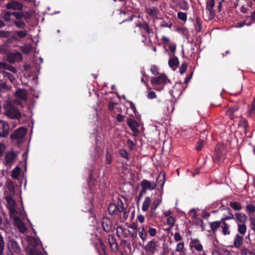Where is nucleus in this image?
Here are the masks:
<instances>
[{
    "instance_id": "nucleus-1",
    "label": "nucleus",
    "mask_w": 255,
    "mask_h": 255,
    "mask_svg": "<svg viewBox=\"0 0 255 255\" xmlns=\"http://www.w3.org/2000/svg\"><path fill=\"white\" fill-rule=\"evenodd\" d=\"M226 150L222 145H217L215 148V152L213 157L214 161L218 163H222L225 158Z\"/></svg>"
},
{
    "instance_id": "nucleus-2",
    "label": "nucleus",
    "mask_w": 255,
    "mask_h": 255,
    "mask_svg": "<svg viewBox=\"0 0 255 255\" xmlns=\"http://www.w3.org/2000/svg\"><path fill=\"white\" fill-rule=\"evenodd\" d=\"M101 222L103 230L106 233H109L113 231V223L111 219L107 217H103Z\"/></svg>"
},
{
    "instance_id": "nucleus-3",
    "label": "nucleus",
    "mask_w": 255,
    "mask_h": 255,
    "mask_svg": "<svg viewBox=\"0 0 255 255\" xmlns=\"http://www.w3.org/2000/svg\"><path fill=\"white\" fill-rule=\"evenodd\" d=\"M167 80L169 81L167 79L166 75L165 74L163 73V74H160L158 76L152 77L151 78L150 82H151V84L154 86L155 85L165 84Z\"/></svg>"
},
{
    "instance_id": "nucleus-4",
    "label": "nucleus",
    "mask_w": 255,
    "mask_h": 255,
    "mask_svg": "<svg viewBox=\"0 0 255 255\" xmlns=\"http://www.w3.org/2000/svg\"><path fill=\"white\" fill-rule=\"evenodd\" d=\"M26 128L23 127L19 128L15 130L10 135L12 140L22 139L26 133Z\"/></svg>"
},
{
    "instance_id": "nucleus-5",
    "label": "nucleus",
    "mask_w": 255,
    "mask_h": 255,
    "mask_svg": "<svg viewBox=\"0 0 255 255\" xmlns=\"http://www.w3.org/2000/svg\"><path fill=\"white\" fill-rule=\"evenodd\" d=\"M5 6L8 10L12 9L14 10H22L23 7V5L19 1L13 0L6 3Z\"/></svg>"
},
{
    "instance_id": "nucleus-6",
    "label": "nucleus",
    "mask_w": 255,
    "mask_h": 255,
    "mask_svg": "<svg viewBox=\"0 0 255 255\" xmlns=\"http://www.w3.org/2000/svg\"><path fill=\"white\" fill-rule=\"evenodd\" d=\"M16 154L13 150L7 152L4 157V164L7 166H11L16 159Z\"/></svg>"
},
{
    "instance_id": "nucleus-7",
    "label": "nucleus",
    "mask_w": 255,
    "mask_h": 255,
    "mask_svg": "<svg viewBox=\"0 0 255 255\" xmlns=\"http://www.w3.org/2000/svg\"><path fill=\"white\" fill-rule=\"evenodd\" d=\"M5 115L12 119H15L18 120L21 117V113L14 107H10L6 111Z\"/></svg>"
},
{
    "instance_id": "nucleus-8",
    "label": "nucleus",
    "mask_w": 255,
    "mask_h": 255,
    "mask_svg": "<svg viewBox=\"0 0 255 255\" xmlns=\"http://www.w3.org/2000/svg\"><path fill=\"white\" fill-rule=\"evenodd\" d=\"M6 59L10 63H14L16 60H22V55L20 52L15 51L6 54Z\"/></svg>"
},
{
    "instance_id": "nucleus-9",
    "label": "nucleus",
    "mask_w": 255,
    "mask_h": 255,
    "mask_svg": "<svg viewBox=\"0 0 255 255\" xmlns=\"http://www.w3.org/2000/svg\"><path fill=\"white\" fill-rule=\"evenodd\" d=\"M9 126L8 124L5 121L0 120V136L5 137L9 133Z\"/></svg>"
},
{
    "instance_id": "nucleus-10",
    "label": "nucleus",
    "mask_w": 255,
    "mask_h": 255,
    "mask_svg": "<svg viewBox=\"0 0 255 255\" xmlns=\"http://www.w3.org/2000/svg\"><path fill=\"white\" fill-rule=\"evenodd\" d=\"M127 123L131 130L133 132L134 135H137L139 132V130L138 129V128L139 126V124L135 120L130 118L127 119Z\"/></svg>"
},
{
    "instance_id": "nucleus-11",
    "label": "nucleus",
    "mask_w": 255,
    "mask_h": 255,
    "mask_svg": "<svg viewBox=\"0 0 255 255\" xmlns=\"http://www.w3.org/2000/svg\"><path fill=\"white\" fill-rule=\"evenodd\" d=\"M140 185L141 189H142L143 191L145 190L146 191L147 190H154L157 186V184L155 183H151L146 179L142 180L140 182Z\"/></svg>"
},
{
    "instance_id": "nucleus-12",
    "label": "nucleus",
    "mask_w": 255,
    "mask_h": 255,
    "mask_svg": "<svg viewBox=\"0 0 255 255\" xmlns=\"http://www.w3.org/2000/svg\"><path fill=\"white\" fill-rule=\"evenodd\" d=\"M99 247L97 246L96 249L99 255H107V247L103 242L102 239H98Z\"/></svg>"
},
{
    "instance_id": "nucleus-13",
    "label": "nucleus",
    "mask_w": 255,
    "mask_h": 255,
    "mask_svg": "<svg viewBox=\"0 0 255 255\" xmlns=\"http://www.w3.org/2000/svg\"><path fill=\"white\" fill-rule=\"evenodd\" d=\"M234 219L237 224L246 223L248 220V217L244 213L237 212L235 214Z\"/></svg>"
},
{
    "instance_id": "nucleus-14",
    "label": "nucleus",
    "mask_w": 255,
    "mask_h": 255,
    "mask_svg": "<svg viewBox=\"0 0 255 255\" xmlns=\"http://www.w3.org/2000/svg\"><path fill=\"white\" fill-rule=\"evenodd\" d=\"M7 247L11 252L19 253L20 248L18 243L14 240H9L7 243Z\"/></svg>"
},
{
    "instance_id": "nucleus-15",
    "label": "nucleus",
    "mask_w": 255,
    "mask_h": 255,
    "mask_svg": "<svg viewBox=\"0 0 255 255\" xmlns=\"http://www.w3.org/2000/svg\"><path fill=\"white\" fill-rule=\"evenodd\" d=\"M144 250L149 252L151 255H154L156 249V246L154 240L148 242L147 245L144 248Z\"/></svg>"
},
{
    "instance_id": "nucleus-16",
    "label": "nucleus",
    "mask_w": 255,
    "mask_h": 255,
    "mask_svg": "<svg viewBox=\"0 0 255 255\" xmlns=\"http://www.w3.org/2000/svg\"><path fill=\"white\" fill-rule=\"evenodd\" d=\"M169 55L171 57L168 60V65L172 70H175L176 69L177 66H178L179 64V61L176 56L174 55H171L169 54Z\"/></svg>"
},
{
    "instance_id": "nucleus-17",
    "label": "nucleus",
    "mask_w": 255,
    "mask_h": 255,
    "mask_svg": "<svg viewBox=\"0 0 255 255\" xmlns=\"http://www.w3.org/2000/svg\"><path fill=\"white\" fill-rule=\"evenodd\" d=\"M108 243L112 251L116 252L118 250V246L115 238L113 236H109Z\"/></svg>"
},
{
    "instance_id": "nucleus-18",
    "label": "nucleus",
    "mask_w": 255,
    "mask_h": 255,
    "mask_svg": "<svg viewBox=\"0 0 255 255\" xmlns=\"http://www.w3.org/2000/svg\"><path fill=\"white\" fill-rule=\"evenodd\" d=\"M161 200H162L161 197L160 199L157 198V199H156L154 200V202L153 203L150 209V213L149 214V217L150 218H153V217L156 216V214H155L154 213L156 209V208H157V207L161 203Z\"/></svg>"
},
{
    "instance_id": "nucleus-19",
    "label": "nucleus",
    "mask_w": 255,
    "mask_h": 255,
    "mask_svg": "<svg viewBox=\"0 0 255 255\" xmlns=\"http://www.w3.org/2000/svg\"><path fill=\"white\" fill-rule=\"evenodd\" d=\"M214 0H209L206 3V9L209 12L210 16L213 17L215 14V11L213 7L215 6Z\"/></svg>"
},
{
    "instance_id": "nucleus-20",
    "label": "nucleus",
    "mask_w": 255,
    "mask_h": 255,
    "mask_svg": "<svg viewBox=\"0 0 255 255\" xmlns=\"http://www.w3.org/2000/svg\"><path fill=\"white\" fill-rule=\"evenodd\" d=\"M145 12L148 13L151 17H154L158 15L159 10L157 7L155 6H145Z\"/></svg>"
},
{
    "instance_id": "nucleus-21",
    "label": "nucleus",
    "mask_w": 255,
    "mask_h": 255,
    "mask_svg": "<svg viewBox=\"0 0 255 255\" xmlns=\"http://www.w3.org/2000/svg\"><path fill=\"white\" fill-rule=\"evenodd\" d=\"M244 238L243 236H241L238 234L235 235L234 239V246L239 249L243 244Z\"/></svg>"
},
{
    "instance_id": "nucleus-22",
    "label": "nucleus",
    "mask_w": 255,
    "mask_h": 255,
    "mask_svg": "<svg viewBox=\"0 0 255 255\" xmlns=\"http://www.w3.org/2000/svg\"><path fill=\"white\" fill-rule=\"evenodd\" d=\"M0 69L8 70L14 74L17 72L15 67L5 62L0 63Z\"/></svg>"
},
{
    "instance_id": "nucleus-23",
    "label": "nucleus",
    "mask_w": 255,
    "mask_h": 255,
    "mask_svg": "<svg viewBox=\"0 0 255 255\" xmlns=\"http://www.w3.org/2000/svg\"><path fill=\"white\" fill-rule=\"evenodd\" d=\"M222 224L221 220L220 221H214L212 222H210L209 224L211 228V231H208V232H210L211 231H212L213 232H216L218 229L220 228L221 226V225Z\"/></svg>"
},
{
    "instance_id": "nucleus-24",
    "label": "nucleus",
    "mask_w": 255,
    "mask_h": 255,
    "mask_svg": "<svg viewBox=\"0 0 255 255\" xmlns=\"http://www.w3.org/2000/svg\"><path fill=\"white\" fill-rule=\"evenodd\" d=\"M15 95L23 100H26L27 98L26 91L24 89H17L15 92Z\"/></svg>"
},
{
    "instance_id": "nucleus-25",
    "label": "nucleus",
    "mask_w": 255,
    "mask_h": 255,
    "mask_svg": "<svg viewBox=\"0 0 255 255\" xmlns=\"http://www.w3.org/2000/svg\"><path fill=\"white\" fill-rule=\"evenodd\" d=\"M165 181V174L164 172H161L159 173V174L156 179V182H157V184H158L160 185L161 190L163 189Z\"/></svg>"
},
{
    "instance_id": "nucleus-26",
    "label": "nucleus",
    "mask_w": 255,
    "mask_h": 255,
    "mask_svg": "<svg viewBox=\"0 0 255 255\" xmlns=\"http://www.w3.org/2000/svg\"><path fill=\"white\" fill-rule=\"evenodd\" d=\"M192 245V247L197 251L200 252L203 250V246L197 239L191 240L190 242V245Z\"/></svg>"
},
{
    "instance_id": "nucleus-27",
    "label": "nucleus",
    "mask_w": 255,
    "mask_h": 255,
    "mask_svg": "<svg viewBox=\"0 0 255 255\" xmlns=\"http://www.w3.org/2000/svg\"><path fill=\"white\" fill-rule=\"evenodd\" d=\"M222 224L221 225L222 229V233L224 235H229L230 234L231 232L229 230L230 225L227 224L224 221H221Z\"/></svg>"
},
{
    "instance_id": "nucleus-28",
    "label": "nucleus",
    "mask_w": 255,
    "mask_h": 255,
    "mask_svg": "<svg viewBox=\"0 0 255 255\" xmlns=\"http://www.w3.org/2000/svg\"><path fill=\"white\" fill-rule=\"evenodd\" d=\"M138 232L139 236L142 240V242H145L146 240V238L148 236L147 232L145 231L144 228L143 227H139L138 229Z\"/></svg>"
},
{
    "instance_id": "nucleus-29",
    "label": "nucleus",
    "mask_w": 255,
    "mask_h": 255,
    "mask_svg": "<svg viewBox=\"0 0 255 255\" xmlns=\"http://www.w3.org/2000/svg\"><path fill=\"white\" fill-rule=\"evenodd\" d=\"M150 202V198L148 196L146 197L141 207V209L143 212H146L148 210Z\"/></svg>"
},
{
    "instance_id": "nucleus-30",
    "label": "nucleus",
    "mask_w": 255,
    "mask_h": 255,
    "mask_svg": "<svg viewBox=\"0 0 255 255\" xmlns=\"http://www.w3.org/2000/svg\"><path fill=\"white\" fill-rule=\"evenodd\" d=\"M109 213L111 215H116L118 212L115 203H111L108 208Z\"/></svg>"
},
{
    "instance_id": "nucleus-31",
    "label": "nucleus",
    "mask_w": 255,
    "mask_h": 255,
    "mask_svg": "<svg viewBox=\"0 0 255 255\" xmlns=\"http://www.w3.org/2000/svg\"><path fill=\"white\" fill-rule=\"evenodd\" d=\"M126 102L129 103L130 108L132 110L133 112L134 113L136 118L137 120H139L140 118V116L139 115L138 112L137 111L136 108L134 104L131 101H129L128 100H126Z\"/></svg>"
},
{
    "instance_id": "nucleus-32",
    "label": "nucleus",
    "mask_w": 255,
    "mask_h": 255,
    "mask_svg": "<svg viewBox=\"0 0 255 255\" xmlns=\"http://www.w3.org/2000/svg\"><path fill=\"white\" fill-rule=\"evenodd\" d=\"M116 206L118 212L120 213L122 211H124V210L127 208V207H124L123 201L120 198H118Z\"/></svg>"
},
{
    "instance_id": "nucleus-33",
    "label": "nucleus",
    "mask_w": 255,
    "mask_h": 255,
    "mask_svg": "<svg viewBox=\"0 0 255 255\" xmlns=\"http://www.w3.org/2000/svg\"><path fill=\"white\" fill-rule=\"evenodd\" d=\"M225 210L228 211V215H226L224 217L222 218L221 219V221L225 222V221L226 220L234 219V215L232 213L231 210L228 207H227V208H225Z\"/></svg>"
},
{
    "instance_id": "nucleus-34",
    "label": "nucleus",
    "mask_w": 255,
    "mask_h": 255,
    "mask_svg": "<svg viewBox=\"0 0 255 255\" xmlns=\"http://www.w3.org/2000/svg\"><path fill=\"white\" fill-rule=\"evenodd\" d=\"M246 209L247 214L249 216H251L255 212V206L252 204L247 205Z\"/></svg>"
},
{
    "instance_id": "nucleus-35",
    "label": "nucleus",
    "mask_w": 255,
    "mask_h": 255,
    "mask_svg": "<svg viewBox=\"0 0 255 255\" xmlns=\"http://www.w3.org/2000/svg\"><path fill=\"white\" fill-rule=\"evenodd\" d=\"M230 207L235 211H240L242 209L241 203L238 202H231L230 203Z\"/></svg>"
},
{
    "instance_id": "nucleus-36",
    "label": "nucleus",
    "mask_w": 255,
    "mask_h": 255,
    "mask_svg": "<svg viewBox=\"0 0 255 255\" xmlns=\"http://www.w3.org/2000/svg\"><path fill=\"white\" fill-rule=\"evenodd\" d=\"M194 25L196 32H200L201 31L202 28V21L199 17H197L196 18Z\"/></svg>"
},
{
    "instance_id": "nucleus-37",
    "label": "nucleus",
    "mask_w": 255,
    "mask_h": 255,
    "mask_svg": "<svg viewBox=\"0 0 255 255\" xmlns=\"http://www.w3.org/2000/svg\"><path fill=\"white\" fill-rule=\"evenodd\" d=\"M247 227L246 223L238 224V232L241 235H244L246 233Z\"/></svg>"
},
{
    "instance_id": "nucleus-38",
    "label": "nucleus",
    "mask_w": 255,
    "mask_h": 255,
    "mask_svg": "<svg viewBox=\"0 0 255 255\" xmlns=\"http://www.w3.org/2000/svg\"><path fill=\"white\" fill-rule=\"evenodd\" d=\"M11 12L9 11H4L1 15V18L4 20L5 22H10L11 20Z\"/></svg>"
},
{
    "instance_id": "nucleus-39",
    "label": "nucleus",
    "mask_w": 255,
    "mask_h": 255,
    "mask_svg": "<svg viewBox=\"0 0 255 255\" xmlns=\"http://www.w3.org/2000/svg\"><path fill=\"white\" fill-rule=\"evenodd\" d=\"M20 173V168L19 166H16L12 171L11 177L13 179H17Z\"/></svg>"
},
{
    "instance_id": "nucleus-40",
    "label": "nucleus",
    "mask_w": 255,
    "mask_h": 255,
    "mask_svg": "<svg viewBox=\"0 0 255 255\" xmlns=\"http://www.w3.org/2000/svg\"><path fill=\"white\" fill-rule=\"evenodd\" d=\"M239 105L236 104L229 108V115L231 116V119H233V116L235 112L239 110Z\"/></svg>"
},
{
    "instance_id": "nucleus-41",
    "label": "nucleus",
    "mask_w": 255,
    "mask_h": 255,
    "mask_svg": "<svg viewBox=\"0 0 255 255\" xmlns=\"http://www.w3.org/2000/svg\"><path fill=\"white\" fill-rule=\"evenodd\" d=\"M14 33L17 36V38L21 39L25 37L27 34V30H22V31H15Z\"/></svg>"
},
{
    "instance_id": "nucleus-42",
    "label": "nucleus",
    "mask_w": 255,
    "mask_h": 255,
    "mask_svg": "<svg viewBox=\"0 0 255 255\" xmlns=\"http://www.w3.org/2000/svg\"><path fill=\"white\" fill-rule=\"evenodd\" d=\"M255 110V100H254L248 108V116L252 117L254 114Z\"/></svg>"
},
{
    "instance_id": "nucleus-43",
    "label": "nucleus",
    "mask_w": 255,
    "mask_h": 255,
    "mask_svg": "<svg viewBox=\"0 0 255 255\" xmlns=\"http://www.w3.org/2000/svg\"><path fill=\"white\" fill-rule=\"evenodd\" d=\"M20 11V10H19V11L11 12L12 15L15 17L17 20H21L24 16L23 12Z\"/></svg>"
},
{
    "instance_id": "nucleus-44",
    "label": "nucleus",
    "mask_w": 255,
    "mask_h": 255,
    "mask_svg": "<svg viewBox=\"0 0 255 255\" xmlns=\"http://www.w3.org/2000/svg\"><path fill=\"white\" fill-rule=\"evenodd\" d=\"M241 255H255V253L246 248H244L241 250Z\"/></svg>"
},
{
    "instance_id": "nucleus-45",
    "label": "nucleus",
    "mask_w": 255,
    "mask_h": 255,
    "mask_svg": "<svg viewBox=\"0 0 255 255\" xmlns=\"http://www.w3.org/2000/svg\"><path fill=\"white\" fill-rule=\"evenodd\" d=\"M29 241L30 245L32 246L30 249H36L37 246L39 245V241L33 237L31 238Z\"/></svg>"
},
{
    "instance_id": "nucleus-46",
    "label": "nucleus",
    "mask_w": 255,
    "mask_h": 255,
    "mask_svg": "<svg viewBox=\"0 0 255 255\" xmlns=\"http://www.w3.org/2000/svg\"><path fill=\"white\" fill-rule=\"evenodd\" d=\"M119 153L122 157L126 159L127 160H129V158L128 156V153L126 149H120L119 150Z\"/></svg>"
},
{
    "instance_id": "nucleus-47",
    "label": "nucleus",
    "mask_w": 255,
    "mask_h": 255,
    "mask_svg": "<svg viewBox=\"0 0 255 255\" xmlns=\"http://www.w3.org/2000/svg\"><path fill=\"white\" fill-rule=\"evenodd\" d=\"M113 160V156L112 153L109 151L107 150L106 154V163L107 164H111Z\"/></svg>"
},
{
    "instance_id": "nucleus-48",
    "label": "nucleus",
    "mask_w": 255,
    "mask_h": 255,
    "mask_svg": "<svg viewBox=\"0 0 255 255\" xmlns=\"http://www.w3.org/2000/svg\"><path fill=\"white\" fill-rule=\"evenodd\" d=\"M195 217L196 218L194 220L195 224L197 226H200L202 228V231H204L205 229L203 225V221L201 219L197 217V216Z\"/></svg>"
},
{
    "instance_id": "nucleus-49",
    "label": "nucleus",
    "mask_w": 255,
    "mask_h": 255,
    "mask_svg": "<svg viewBox=\"0 0 255 255\" xmlns=\"http://www.w3.org/2000/svg\"><path fill=\"white\" fill-rule=\"evenodd\" d=\"M28 254L29 255H43L41 252L37 249H29Z\"/></svg>"
},
{
    "instance_id": "nucleus-50",
    "label": "nucleus",
    "mask_w": 255,
    "mask_h": 255,
    "mask_svg": "<svg viewBox=\"0 0 255 255\" xmlns=\"http://www.w3.org/2000/svg\"><path fill=\"white\" fill-rule=\"evenodd\" d=\"M13 23L19 28H23L25 26V23L24 22L21 21V20H13Z\"/></svg>"
},
{
    "instance_id": "nucleus-51",
    "label": "nucleus",
    "mask_w": 255,
    "mask_h": 255,
    "mask_svg": "<svg viewBox=\"0 0 255 255\" xmlns=\"http://www.w3.org/2000/svg\"><path fill=\"white\" fill-rule=\"evenodd\" d=\"M177 17L181 20L185 22L187 20V14L186 13L178 12L177 13Z\"/></svg>"
},
{
    "instance_id": "nucleus-52",
    "label": "nucleus",
    "mask_w": 255,
    "mask_h": 255,
    "mask_svg": "<svg viewBox=\"0 0 255 255\" xmlns=\"http://www.w3.org/2000/svg\"><path fill=\"white\" fill-rule=\"evenodd\" d=\"M142 29L148 34L153 33V30L149 28L148 23L146 21H144V25Z\"/></svg>"
},
{
    "instance_id": "nucleus-53",
    "label": "nucleus",
    "mask_w": 255,
    "mask_h": 255,
    "mask_svg": "<svg viewBox=\"0 0 255 255\" xmlns=\"http://www.w3.org/2000/svg\"><path fill=\"white\" fill-rule=\"evenodd\" d=\"M3 74L4 77L7 78L11 82H13L15 80L14 76L12 74L8 72L3 71Z\"/></svg>"
},
{
    "instance_id": "nucleus-54",
    "label": "nucleus",
    "mask_w": 255,
    "mask_h": 255,
    "mask_svg": "<svg viewBox=\"0 0 255 255\" xmlns=\"http://www.w3.org/2000/svg\"><path fill=\"white\" fill-rule=\"evenodd\" d=\"M14 223L15 224H17V227L19 228L20 230L22 229V228H25L24 224L21 222L19 218H15Z\"/></svg>"
},
{
    "instance_id": "nucleus-55",
    "label": "nucleus",
    "mask_w": 255,
    "mask_h": 255,
    "mask_svg": "<svg viewBox=\"0 0 255 255\" xmlns=\"http://www.w3.org/2000/svg\"><path fill=\"white\" fill-rule=\"evenodd\" d=\"M204 142L205 141L204 140L199 139V141L197 143L195 149L198 151H200L204 145Z\"/></svg>"
},
{
    "instance_id": "nucleus-56",
    "label": "nucleus",
    "mask_w": 255,
    "mask_h": 255,
    "mask_svg": "<svg viewBox=\"0 0 255 255\" xmlns=\"http://www.w3.org/2000/svg\"><path fill=\"white\" fill-rule=\"evenodd\" d=\"M4 247V242L3 237L0 234V255H3Z\"/></svg>"
},
{
    "instance_id": "nucleus-57",
    "label": "nucleus",
    "mask_w": 255,
    "mask_h": 255,
    "mask_svg": "<svg viewBox=\"0 0 255 255\" xmlns=\"http://www.w3.org/2000/svg\"><path fill=\"white\" fill-rule=\"evenodd\" d=\"M187 66V63L186 62H184L181 65L179 69V72L180 74L183 75L186 72Z\"/></svg>"
},
{
    "instance_id": "nucleus-58",
    "label": "nucleus",
    "mask_w": 255,
    "mask_h": 255,
    "mask_svg": "<svg viewBox=\"0 0 255 255\" xmlns=\"http://www.w3.org/2000/svg\"><path fill=\"white\" fill-rule=\"evenodd\" d=\"M6 149V146L2 142H0V158L3 155Z\"/></svg>"
},
{
    "instance_id": "nucleus-59",
    "label": "nucleus",
    "mask_w": 255,
    "mask_h": 255,
    "mask_svg": "<svg viewBox=\"0 0 255 255\" xmlns=\"http://www.w3.org/2000/svg\"><path fill=\"white\" fill-rule=\"evenodd\" d=\"M184 247V243L183 242L179 243L176 248V251L179 253L183 252Z\"/></svg>"
},
{
    "instance_id": "nucleus-60",
    "label": "nucleus",
    "mask_w": 255,
    "mask_h": 255,
    "mask_svg": "<svg viewBox=\"0 0 255 255\" xmlns=\"http://www.w3.org/2000/svg\"><path fill=\"white\" fill-rule=\"evenodd\" d=\"M249 221L250 228L255 232V219L253 217H250Z\"/></svg>"
},
{
    "instance_id": "nucleus-61",
    "label": "nucleus",
    "mask_w": 255,
    "mask_h": 255,
    "mask_svg": "<svg viewBox=\"0 0 255 255\" xmlns=\"http://www.w3.org/2000/svg\"><path fill=\"white\" fill-rule=\"evenodd\" d=\"M150 71L154 75L158 74L157 67L155 65H152L150 68Z\"/></svg>"
},
{
    "instance_id": "nucleus-62",
    "label": "nucleus",
    "mask_w": 255,
    "mask_h": 255,
    "mask_svg": "<svg viewBox=\"0 0 255 255\" xmlns=\"http://www.w3.org/2000/svg\"><path fill=\"white\" fill-rule=\"evenodd\" d=\"M127 143L130 150H132L135 145V143H134V142L130 139H128L127 140Z\"/></svg>"
},
{
    "instance_id": "nucleus-63",
    "label": "nucleus",
    "mask_w": 255,
    "mask_h": 255,
    "mask_svg": "<svg viewBox=\"0 0 255 255\" xmlns=\"http://www.w3.org/2000/svg\"><path fill=\"white\" fill-rule=\"evenodd\" d=\"M168 47H169V49L170 51V52L172 53V54L173 55H174V54L176 51V44L172 43L169 45Z\"/></svg>"
},
{
    "instance_id": "nucleus-64",
    "label": "nucleus",
    "mask_w": 255,
    "mask_h": 255,
    "mask_svg": "<svg viewBox=\"0 0 255 255\" xmlns=\"http://www.w3.org/2000/svg\"><path fill=\"white\" fill-rule=\"evenodd\" d=\"M147 232L150 235V236L152 237L155 236L157 233L156 229L152 227H149Z\"/></svg>"
}]
</instances>
